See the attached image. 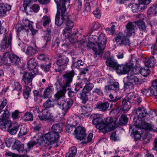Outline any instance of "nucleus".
Returning <instances> with one entry per match:
<instances>
[{"label":"nucleus","instance_id":"obj_1","mask_svg":"<svg viewBox=\"0 0 157 157\" xmlns=\"http://www.w3.org/2000/svg\"><path fill=\"white\" fill-rule=\"evenodd\" d=\"M74 75V72L73 70L63 75L62 85L59 80L55 83V85L57 89H62L58 91L55 94V99L58 102L61 99H63L65 97L66 90L70 89V83L72 82V78Z\"/></svg>","mask_w":157,"mask_h":157},{"label":"nucleus","instance_id":"obj_2","mask_svg":"<svg viewBox=\"0 0 157 157\" xmlns=\"http://www.w3.org/2000/svg\"><path fill=\"white\" fill-rule=\"evenodd\" d=\"M106 38L105 34L101 33L99 36L98 41L97 44L94 43H89L87 46L90 48H92L94 54V57H97V55L102 54L104 49L106 46Z\"/></svg>","mask_w":157,"mask_h":157},{"label":"nucleus","instance_id":"obj_3","mask_svg":"<svg viewBox=\"0 0 157 157\" xmlns=\"http://www.w3.org/2000/svg\"><path fill=\"white\" fill-rule=\"evenodd\" d=\"M132 100L137 102L138 104L142 101L141 98L138 94L134 93L130 94L124 98L122 102V110L124 113L127 112L131 107Z\"/></svg>","mask_w":157,"mask_h":157},{"label":"nucleus","instance_id":"obj_4","mask_svg":"<svg viewBox=\"0 0 157 157\" xmlns=\"http://www.w3.org/2000/svg\"><path fill=\"white\" fill-rule=\"evenodd\" d=\"M34 74L25 73L23 76L22 80L27 85L25 90L23 92V95L26 99L28 98L31 91L30 87L32 86V81L34 77Z\"/></svg>","mask_w":157,"mask_h":157},{"label":"nucleus","instance_id":"obj_5","mask_svg":"<svg viewBox=\"0 0 157 157\" xmlns=\"http://www.w3.org/2000/svg\"><path fill=\"white\" fill-rule=\"evenodd\" d=\"M69 18V15L66 9H61L58 7L56 15L55 23L58 26H61Z\"/></svg>","mask_w":157,"mask_h":157},{"label":"nucleus","instance_id":"obj_6","mask_svg":"<svg viewBox=\"0 0 157 157\" xmlns=\"http://www.w3.org/2000/svg\"><path fill=\"white\" fill-rule=\"evenodd\" d=\"M117 127V124L111 117H108L105 119L101 127L102 132L106 133L115 129Z\"/></svg>","mask_w":157,"mask_h":157},{"label":"nucleus","instance_id":"obj_7","mask_svg":"<svg viewBox=\"0 0 157 157\" xmlns=\"http://www.w3.org/2000/svg\"><path fill=\"white\" fill-rule=\"evenodd\" d=\"M59 137V135L57 133L53 132H49L45 134L42 137L43 143L44 142L46 144L49 145L52 144V143L56 142Z\"/></svg>","mask_w":157,"mask_h":157},{"label":"nucleus","instance_id":"obj_8","mask_svg":"<svg viewBox=\"0 0 157 157\" xmlns=\"http://www.w3.org/2000/svg\"><path fill=\"white\" fill-rule=\"evenodd\" d=\"M69 59L68 57L63 56L59 55L58 57L56 64L58 67V69H56V72H61L66 67L69 62Z\"/></svg>","mask_w":157,"mask_h":157},{"label":"nucleus","instance_id":"obj_9","mask_svg":"<svg viewBox=\"0 0 157 157\" xmlns=\"http://www.w3.org/2000/svg\"><path fill=\"white\" fill-rule=\"evenodd\" d=\"M121 32H120L117 36L113 40L117 45H128L129 46L130 41L128 38Z\"/></svg>","mask_w":157,"mask_h":157},{"label":"nucleus","instance_id":"obj_10","mask_svg":"<svg viewBox=\"0 0 157 157\" xmlns=\"http://www.w3.org/2000/svg\"><path fill=\"white\" fill-rule=\"evenodd\" d=\"M128 82L124 84V87L125 88L128 89L130 88H133L134 85H136L138 83L139 79L134 75L128 74L126 77Z\"/></svg>","mask_w":157,"mask_h":157},{"label":"nucleus","instance_id":"obj_11","mask_svg":"<svg viewBox=\"0 0 157 157\" xmlns=\"http://www.w3.org/2000/svg\"><path fill=\"white\" fill-rule=\"evenodd\" d=\"M73 103L72 99H68L66 101L62 100L57 102V105L64 113H66L72 106Z\"/></svg>","mask_w":157,"mask_h":157},{"label":"nucleus","instance_id":"obj_12","mask_svg":"<svg viewBox=\"0 0 157 157\" xmlns=\"http://www.w3.org/2000/svg\"><path fill=\"white\" fill-rule=\"evenodd\" d=\"M134 123L137 125V126L141 128L145 129L149 131H154V126L151 124L147 123L144 121H140L137 119H134Z\"/></svg>","mask_w":157,"mask_h":157},{"label":"nucleus","instance_id":"obj_13","mask_svg":"<svg viewBox=\"0 0 157 157\" xmlns=\"http://www.w3.org/2000/svg\"><path fill=\"white\" fill-rule=\"evenodd\" d=\"M90 117L92 119V124L95 125L97 128L101 130L100 128L103 123V121L100 117V115L99 114H93Z\"/></svg>","mask_w":157,"mask_h":157},{"label":"nucleus","instance_id":"obj_14","mask_svg":"<svg viewBox=\"0 0 157 157\" xmlns=\"http://www.w3.org/2000/svg\"><path fill=\"white\" fill-rule=\"evenodd\" d=\"M74 132L75 135V138L78 140H82L86 137L85 130L83 127L79 126L77 127Z\"/></svg>","mask_w":157,"mask_h":157},{"label":"nucleus","instance_id":"obj_15","mask_svg":"<svg viewBox=\"0 0 157 157\" xmlns=\"http://www.w3.org/2000/svg\"><path fill=\"white\" fill-rule=\"evenodd\" d=\"M37 65V63L34 59L32 58L28 59L27 66V68L29 70H32V72H26V73H34V77L36 73L35 72L37 71L36 68Z\"/></svg>","mask_w":157,"mask_h":157},{"label":"nucleus","instance_id":"obj_16","mask_svg":"<svg viewBox=\"0 0 157 157\" xmlns=\"http://www.w3.org/2000/svg\"><path fill=\"white\" fill-rule=\"evenodd\" d=\"M116 68L114 70L116 71L117 73L121 75L127 74L130 71V67L127 65L119 64L118 63Z\"/></svg>","mask_w":157,"mask_h":157},{"label":"nucleus","instance_id":"obj_17","mask_svg":"<svg viewBox=\"0 0 157 157\" xmlns=\"http://www.w3.org/2000/svg\"><path fill=\"white\" fill-rule=\"evenodd\" d=\"M140 128L137 126L135 124L134 125L131 126L130 127L129 131L132 132L131 133L133 134L134 136L135 139L136 140H139L140 139L141 135L138 133V131Z\"/></svg>","mask_w":157,"mask_h":157},{"label":"nucleus","instance_id":"obj_18","mask_svg":"<svg viewBox=\"0 0 157 157\" xmlns=\"http://www.w3.org/2000/svg\"><path fill=\"white\" fill-rule=\"evenodd\" d=\"M136 113L137 115V117H134L133 118V122H134V119L135 118L137 119L138 120L140 121H143L142 118L145 117L147 113V111L144 108H139L136 110Z\"/></svg>","mask_w":157,"mask_h":157},{"label":"nucleus","instance_id":"obj_19","mask_svg":"<svg viewBox=\"0 0 157 157\" xmlns=\"http://www.w3.org/2000/svg\"><path fill=\"white\" fill-rule=\"evenodd\" d=\"M70 0H54L57 6V10L58 7L61 9H66V7H68L70 6Z\"/></svg>","mask_w":157,"mask_h":157},{"label":"nucleus","instance_id":"obj_20","mask_svg":"<svg viewBox=\"0 0 157 157\" xmlns=\"http://www.w3.org/2000/svg\"><path fill=\"white\" fill-rule=\"evenodd\" d=\"M134 22H129L126 26V29L125 32L126 33L127 36H131L132 33H135Z\"/></svg>","mask_w":157,"mask_h":157},{"label":"nucleus","instance_id":"obj_21","mask_svg":"<svg viewBox=\"0 0 157 157\" xmlns=\"http://www.w3.org/2000/svg\"><path fill=\"white\" fill-rule=\"evenodd\" d=\"M38 116L40 120L44 121L50 119L51 117V113L47 109H43L41 114H39Z\"/></svg>","mask_w":157,"mask_h":157},{"label":"nucleus","instance_id":"obj_22","mask_svg":"<svg viewBox=\"0 0 157 157\" xmlns=\"http://www.w3.org/2000/svg\"><path fill=\"white\" fill-rule=\"evenodd\" d=\"M12 149L17 150L18 152H22L24 150V145L18 140H15Z\"/></svg>","mask_w":157,"mask_h":157},{"label":"nucleus","instance_id":"obj_23","mask_svg":"<svg viewBox=\"0 0 157 157\" xmlns=\"http://www.w3.org/2000/svg\"><path fill=\"white\" fill-rule=\"evenodd\" d=\"M40 9V7L37 4H34L28 6L25 11L28 15H31L33 12H36Z\"/></svg>","mask_w":157,"mask_h":157},{"label":"nucleus","instance_id":"obj_24","mask_svg":"<svg viewBox=\"0 0 157 157\" xmlns=\"http://www.w3.org/2000/svg\"><path fill=\"white\" fill-rule=\"evenodd\" d=\"M11 9V6L7 4H0V16H4Z\"/></svg>","mask_w":157,"mask_h":157},{"label":"nucleus","instance_id":"obj_25","mask_svg":"<svg viewBox=\"0 0 157 157\" xmlns=\"http://www.w3.org/2000/svg\"><path fill=\"white\" fill-rule=\"evenodd\" d=\"M119 84L117 82H111L110 84L108 86H105V90L110 91L113 90L117 92L119 91Z\"/></svg>","mask_w":157,"mask_h":157},{"label":"nucleus","instance_id":"obj_26","mask_svg":"<svg viewBox=\"0 0 157 157\" xmlns=\"http://www.w3.org/2000/svg\"><path fill=\"white\" fill-rule=\"evenodd\" d=\"M11 54H10L9 52H6L2 58L3 63L7 66H10L12 64V56Z\"/></svg>","mask_w":157,"mask_h":157},{"label":"nucleus","instance_id":"obj_27","mask_svg":"<svg viewBox=\"0 0 157 157\" xmlns=\"http://www.w3.org/2000/svg\"><path fill=\"white\" fill-rule=\"evenodd\" d=\"M118 63L117 61L112 57L108 58L106 61V65L109 67L113 68L114 69L116 68V66Z\"/></svg>","mask_w":157,"mask_h":157},{"label":"nucleus","instance_id":"obj_28","mask_svg":"<svg viewBox=\"0 0 157 157\" xmlns=\"http://www.w3.org/2000/svg\"><path fill=\"white\" fill-rule=\"evenodd\" d=\"M12 125L11 121L9 120L0 121V128L4 130H8L11 127Z\"/></svg>","mask_w":157,"mask_h":157},{"label":"nucleus","instance_id":"obj_29","mask_svg":"<svg viewBox=\"0 0 157 157\" xmlns=\"http://www.w3.org/2000/svg\"><path fill=\"white\" fill-rule=\"evenodd\" d=\"M109 104L107 102L103 103H98L96 105V108L102 112L107 111L109 107Z\"/></svg>","mask_w":157,"mask_h":157},{"label":"nucleus","instance_id":"obj_30","mask_svg":"<svg viewBox=\"0 0 157 157\" xmlns=\"http://www.w3.org/2000/svg\"><path fill=\"white\" fill-rule=\"evenodd\" d=\"M12 36L11 34L9 35L8 41H7V39L6 37L3 38L1 43V46L3 48L5 49L7 48L9 46H10Z\"/></svg>","mask_w":157,"mask_h":157},{"label":"nucleus","instance_id":"obj_31","mask_svg":"<svg viewBox=\"0 0 157 157\" xmlns=\"http://www.w3.org/2000/svg\"><path fill=\"white\" fill-rule=\"evenodd\" d=\"M88 93L87 92L82 90V92H81L79 93H78L77 96L78 98L81 99L82 103L85 104L86 103V101L88 100V96L86 94Z\"/></svg>","mask_w":157,"mask_h":157},{"label":"nucleus","instance_id":"obj_32","mask_svg":"<svg viewBox=\"0 0 157 157\" xmlns=\"http://www.w3.org/2000/svg\"><path fill=\"white\" fill-rule=\"evenodd\" d=\"M43 143L42 138L40 137L39 138H37L36 140H31L27 144V147L29 149H31L36 144Z\"/></svg>","mask_w":157,"mask_h":157},{"label":"nucleus","instance_id":"obj_33","mask_svg":"<svg viewBox=\"0 0 157 157\" xmlns=\"http://www.w3.org/2000/svg\"><path fill=\"white\" fill-rule=\"evenodd\" d=\"M53 90V88L52 86H48L47 87L44 91V97L45 98H49L51 97L52 93Z\"/></svg>","mask_w":157,"mask_h":157},{"label":"nucleus","instance_id":"obj_34","mask_svg":"<svg viewBox=\"0 0 157 157\" xmlns=\"http://www.w3.org/2000/svg\"><path fill=\"white\" fill-rule=\"evenodd\" d=\"M83 83L85 84V86H83V90L86 91L87 93L90 91L94 87V85L93 83L89 82V81L85 79L83 81Z\"/></svg>","mask_w":157,"mask_h":157},{"label":"nucleus","instance_id":"obj_35","mask_svg":"<svg viewBox=\"0 0 157 157\" xmlns=\"http://www.w3.org/2000/svg\"><path fill=\"white\" fill-rule=\"evenodd\" d=\"M10 114V113L6 109L0 111V120L3 121L7 119Z\"/></svg>","mask_w":157,"mask_h":157},{"label":"nucleus","instance_id":"obj_36","mask_svg":"<svg viewBox=\"0 0 157 157\" xmlns=\"http://www.w3.org/2000/svg\"><path fill=\"white\" fill-rule=\"evenodd\" d=\"M152 84V86L150 89L151 94L157 96V80L154 81Z\"/></svg>","mask_w":157,"mask_h":157},{"label":"nucleus","instance_id":"obj_37","mask_svg":"<svg viewBox=\"0 0 157 157\" xmlns=\"http://www.w3.org/2000/svg\"><path fill=\"white\" fill-rule=\"evenodd\" d=\"M135 24L137 25L139 28L142 31L145 32L146 30V27L145 23L142 20H140L139 21L134 22Z\"/></svg>","mask_w":157,"mask_h":157},{"label":"nucleus","instance_id":"obj_38","mask_svg":"<svg viewBox=\"0 0 157 157\" xmlns=\"http://www.w3.org/2000/svg\"><path fill=\"white\" fill-rule=\"evenodd\" d=\"M14 28L15 29L18 35L21 31L26 32H27L28 31V29L25 28L21 24H17L14 26Z\"/></svg>","mask_w":157,"mask_h":157},{"label":"nucleus","instance_id":"obj_39","mask_svg":"<svg viewBox=\"0 0 157 157\" xmlns=\"http://www.w3.org/2000/svg\"><path fill=\"white\" fill-rule=\"evenodd\" d=\"M77 153V148L75 146H73L70 148L68 153L66 155V157H73L75 156Z\"/></svg>","mask_w":157,"mask_h":157},{"label":"nucleus","instance_id":"obj_40","mask_svg":"<svg viewBox=\"0 0 157 157\" xmlns=\"http://www.w3.org/2000/svg\"><path fill=\"white\" fill-rule=\"evenodd\" d=\"M78 118V117L76 116H73L68 120L67 123L74 127L77 124V119Z\"/></svg>","mask_w":157,"mask_h":157},{"label":"nucleus","instance_id":"obj_41","mask_svg":"<svg viewBox=\"0 0 157 157\" xmlns=\"http://www.w3.org/2000/svg\"><path fill=\"white\" fill-rule=\"evenodd\" d=\"M128 121L127 116L126 114H122L119 120L118 123L121 125H125L126 124Z\"/></svg>","mask_w":157,"mask_h":157},{"label":"nucleus","instance_id":"obj_42","mask_svg":"<svg viewBox=\"0 0 157 157\" xmlns=\"http://www.w3.org/2000/svg\"><path fill=\"white\" fill-rule=\"evenodd\" d=\"M155 63V59L153 56H151L148 60L144 63L145 66L147 67H153Z\"/></svg>","mask_w":157,"mask_h":157},{"label":"nucleus","instance_id":"obj_43","mask_svg":"<svg viewBox=\"0 0 157 157\" xmlns=\"http://www.w3.org/2000/svg\"><path fill=\"white\" fill-rule=\"evenodd\" d=\"M12 64L15 65L19 64L21 63L20 59L19 57L15 54H12L11 59Z\"/></svg>","mask_w":157,"mask_h":157},{"label":"nucleus","instance_id":"obj_44","mask_svg":"<svg viewBox=\"0 0 157 157\" xmlns=\"http://www.w3.org/2000/svg\"><path fill=\"white\" fill-rule=\"evenodd\" d=\"M143 7L140 4H136L132 5L131 7L132 11L134 13H136L143 9Z\"/></svg>","mask_w":157,"mask_h":157},{"label":"nucleus","instance_id":"obj_45","mask_svg":"<svg viewBox=\"0 0 157 157\" xmlns=\"http://www.w3.org/2000/svg\"><path fill=\"white\" fill-rule=\"evenodd\" d=\"M88 37V40L89 41L88 43H94L95 44H97V42L98 41L99 37L95 35H90Z\"/></svg>","mask_w":157,"mask_h":157},{"label":"nucleus","instance_id":"obj_46","mask_svg":"<svg viewBox=\"0 0 157 157\" xmlns=\"http://www.w3.org/2000/svg\"><path fill=\"white\" fill-rule=\"evenodd\" d=\"M25 52L26 54L28 55L32 56L36 53V50L33 47L29 46L27 48Z\"/></svg>","mask_w":157,"mask_h":157},{"label":"nucleus","instance_id":"obj_47","mask_svg":"<svg viewBox=\"0 0 157 157\" xmlns=\"http://www.w3.org/2000/svg\"><path fill=\"white\" fill-rule=\"evenodd\" d=\"M64 28L71 29L74 26L73 22L70 20H69L68 19L64 23Z\"/></svg>","mask_w":157,"mask_h":157},{"label":"nucleus","instance_id":"obj_48","mask_svg":"<svg viewBox=\"0 0 157 157\" xmlns=\"http://www.w3.org/2000/svg\"><path fill=\"white\" fill-rule=\"evenodd\" d=\"M72 30L64 28L63 30L62 33L63 37L64 39H67L69 38L71 33Z\"/></svg>","mask_w":157,"mask_h":157},{"label":"nucleus","instance_id":"obj_49","mask_svg":"<svg viewBox=\"0 0 157 157\" xmlns=\"http://www.w3.org/2000/svg\"><path fill=\"white\" fill-rule=\"evenodd\" d=\"M79 35L78 34H72L70 37H69V40L70 42L73 43H76L78 41H80V40H78V38Z\"/></svg>","mask_w":157,"mask_h":157},{"label":"nucleus","instance_id":"obj_50","mask_svg":"<svg viewBox=\"0 0 157 157\" xmlns=\"http://www.w3.org/2000/svg\"><path fill=\"white\" fill-rule=\"evenodd\" d=\"M24 121H31L33 120V116L31 113L27 112L24 115Z\"/></svg>","mask_w":157,"mask_h":157},{"label":"nucleus","instance_id":"obj_51","mask_svg":"<svg viewBox=\"0 0 157 157\" xmlns=\"http://www.w3.org/2000/svg\"><path fill=\"white\" fill-rule=\"evenodd\" d=\"M28 132V129L25 126H22L20 128L18 135L22 136L26 135Z\"/></svg>","mask_w":157,"mask_h":157},{"label":"nucleus","instance_id":"obj_52","mask_svg":"<svg viewBox=\"0 0 157 157\" xmlns=\"http://www.w3.org/2000/svg\"><path fill=\"white\" fill-rule=\"evenodd\" d=\"M51 129L53 131V132L57 133H58L61 132L62 129L59 124L53 125L52 126Z\"/></svg>","mask_w":157,"mask_h":157},{"label":"nucleus","instance_id":"obj_53","mask_svg":"<svg viewBox=\"0 0 157 157\" xmlns=\"http://www.w3.org/2000/svg\"><path fill=\"white\" fill-rule=\"evenodd\" d=\"M49 61L50 60L48 59ZM51 62L50 61L49 63L48 64H41L40 66V67L41 69L44 70L45 72H48L49 71L51 67Z\"/></svg>","mask_w":157,"mask_h":157},{"label":"nucleus","instance_id":"obj_54","mask_svg":"<svg viewBox=\"0 0 157 157\" xmlns=\"http://www.w3.org/2000/svg\"><path fill=\"white\" fill-rule=\"evenodd\" d=\"M140 73L144 77H147L150 74V70L148 68H142L140 70Z\"/></svg>","mask_w":157,"mask_h":157},{"label":"nucleus","instance_id":"obj_55","mask_svg":"<svg viewBox=\"0 0 157 157\" xmlns=\"http://www.w3.org/2000/svg\"><path fill=\"white\" fill-rule=\"evenodd\" d=\"M45 34L44 36V39L46 42V44L50 40V34L51 31L50 29H47L45 31Z\"/></svg>","mask_w":157,"mask_h":157},{"label":"nucleus","instance_id":"obj_56","mask_svg":"<svg viewBox=\"0 0 157 157\" xmlns=\"http://www.w3.org/2000/svg\"><path fill=\"white\" fill-rule=\"evenodd\" d=\"M50 21L49 17L47 16H44L43 17L40 22L43 23L44 26H45L49 24Z\"/></svg>","mask_w":157,"mask_h":157},{"label":"nucleus","instance_id":"obj_57","mask_svg":"<svg viewBox=\"0 0 157 157\" xmlns=\"http://www.w3.org/2000/svg\"><path fill=\"white\" fill-rule=\"evenodd\" d=\"M75 9L79 11L82 8V3L81 0H76L75 3Z\"/></svg>","mask_w":157,"mask_h":157},{"label":"nucleus","instance_id":"obj_58","mask_svg":"<svg viewBox=\"0 0 157 157\" xmlns=\"http://www.w3.org/2000/svg\"><path fill=\"white\" fill-rule=\"evenodd\" d=\"M19 127V125H17L16 126H13L11 129L10 128V129L8 130V132H10V133L11 135H14L18 130Z\"/></svg>","mask_w":157,"mask_h":157},{"label":"nucleus","instance_id":"obj_59","mask_svg":"<svg viewBox=\"0 0 157 157\" xmlns=\"http://www.w3.org/2000/svg\"><path fill=\"white\" fill-rule=\"evenodd\" d=\"M32 2V0H24L23 4V8L24 9L23 10L25 11L27 7L30 6Z\"/></svg>","mask_w":157,"mask_h":157},{"label":"nucleus","instance_id":"obj_60","mask_svg":"<svg viewBox=\"0 0 157 157\" xmlns=\"http://www.w3.org/2000/svg\"><path fill=\"white\" fill-rule=\"evenodd\" d=\"M53 106L52 102L50 99L47 100L43 105V106L46 108H49Z\"/></svg>","mask_w":157,"mask_h":157},{"label":"nucleus","instance_id":"obj_61","mask_svg":"<svg viewBox=\"0 0 157 157\" xmlns=\"http://www.w3.org/2000/svg\"><path fill=\"white\" fill-rule=\"evenodd\" d=\"M24 26L25 28H32V22H30L29 20H25L23 22Z\"/></svg>","mask_w":157,"mask_h":157},{"label":"nucleus","instance_id":"obj_62","mask_svg":"<svg viewBox=\"0 0 157 157\" xmlns=\"http://www.w3.org/2000/svg\"><path fill=\"white\" fill-rule=\"evenodd\" d=\"M94 6L93 5L92 6H91L89 2H86L84 4V11L88 12L90 11L91 10V7L93 6Z\"/></svg>","mask_w":157,"mask_h":157},{"label":"nucleus","instance_id":"obj_63","mask_svg":"<svg viewBox=\"0 0 157 157\" xmlns=\"http://www.w3.org/2000/svg\"><path fill=\"white\" fill-rule=\"evenodd\" d=\"M83 81L79 83H78L76 84L75 88V90L76 93L80 90L83 87Z\"/></svg>","mask_w":157,"mask_h":157},{"label":"nucleus","instance_id":"obj_64","mask_svg":"<svg viewBox=\"0 0 157 157\" xmlns=\"http://www.w3.org/2000/svg\"><path fill=\"white\" fill-rule=\"evenodd\" d=\"M84 63L81 60H78L73 64L74 66L77 68H79L80 66H83Z\"/></svg>","mask_w":157,"mask_h":157}]
</instances>
